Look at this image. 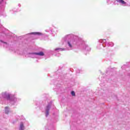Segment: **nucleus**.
<instances>
[{
    "label": "nucleus",
    "mask_w": 130,
    "mask_h": 130,
    "mask_svg": "<svg viewBox=\"0 0 130 130\" xmlns=\"http://www.w3.org/2000/svg\"><path fill=\"white\" fill-rule=\"evenodd\" d=\"M81 41L79 40L78 41H75L74 40H70V41H68L67 44V50H72L74 49V45L75 44H77V45L81 43Z\"/></svg>",
    "instance_id": "3"
},
{
    "label": "nucleus",
    "mask_w": 130,
    "mask_h": 130,
    "mask_svg": "<svg viewBox=\"0 0 130 130\" xmlns=\"http://www.w3.org/2000/svg\"><path fill=\"white\" fill-rule=\"evenodd\" d=\"M100 43H101L99 45V46H98V48L99 49H101L103 48V47H105V46H108L109 47L110 46L111 47H112L114 46V43H113L112 42L106 43V39H101L99 40ZM104 43H106L105 45H104Z\"/></svg>",
    "instance_id": "2"
},
{
    "label": "nucleus",
    "mask_w": 130,
    "mask_h": 130,
    "mask_svg": "<svg viewBox=\"0 0 130 130\" xmlns=\"http://www.w3.org/2000/svg\"><path fill=\"white\" fill-rule=\"evenodd\" d=\"M66 49L64 48H56L55 49V51H56V52H58V51H63V50H65Z\"/></svg>",
    "instance_id": "9"
},
{
    "label": "nucleus",
    "mask_w": 130,
    "mask_h": 130,
    "mask_svg": "<svg viewBox=\"0 0 130 130\" xmlns=\"http://www.w3.org/2000/svg\"><path fill=\"white\" fill-rule=\"evenodd\" d=\"M2 97L10 101V103L13 105H15L17 102H19V101H20V99H17L15 96L7 92L3 93Z\"/></svg>",
    "instance_id": "1"
},
{
    "label": "nucleus",
    "mask_w": 130,
    "mask_h": 130,
    "mask_svg": "<svg viewBox=\"0 0 130 130\" xmlns=\"http://www.w3.org/2000/svg\"><path fill=\"white\" fill-rule=\"evenodd\" d=\"M43 55H44L43 52H32L28 54V57H31V58H38L39 56H43Z\"/></svg>",
    "instance_id": "4"
},
{
    "label": "nucleus",
    "mask_w": 130,
    "mask_h": 130,
    "mask_svg": "<svg viewBox=\"0 0 130 130\" xmlns=\"http://www.w3.org/2000/svg\"><path fill=\"white\" fill-rule=\"evenodd\" d=\"M49 110H50V104H48L46 108V116L47 117L49 114Z\"/></svg>",
    "instance_id": "6"
},
{
    "label": "nucleus",
    "mask_w": 130,
    "mask_h": 130,
    "mask_svg": "<svg viewBox=\"0 0 130 130\" xmlns=\"http://www.w3.org/2000/svg\"><path fill=\"white\" fill-rule=\"evenodd\" d=\"M45 32H48L50 34H53V32H52V29L51 28L46 29Z\"/></svg>",
    "instance_id": "12"
},
{
    "label": "nucleus",
    "mask_w": 130,
    "mask_h": 130,
    "mask_svg": "<svg viewBox=\"0 0 130 130\" xmlns=\"http://www.w3.org/2000/svg\"><path fill=\"white\" fill-rule=\"evenodd\" d=\"M71 95H72V96H75L76 95V93H75V91H72L71 92Z\"/></svg>",
    "instance_id": "14"
},
{
    "label": "nucleus",
    "mask_w": 130,
    "mask_h": 130,
    "mask_svg": "<svg viewBox=\"0 0 130 130\" xmlns=\"http://www.w3.org/2000/svg\"><path fill=\"white\" fill-rule=\"evenodd\" d=\"M0 45L4 46V47L7 48L8 46H9V45H8V43L7 42H5L3 41V40H0Z\"/></svg>",
    "instance_id": "7"
},
{
    "label": "nucleus",
    "mask_w": 130,
    "mask_h": 130,
    "mask_svg": "<svg viewBox=\"0 0 130 130\" xmlns=\"http://www.w3.org/2000/svg\"><path fill=\"white\" fill-rule=\"evenodd\" d=\"M24 124L22 122L20 123L19 130H24Z\"/></svg>",
    "instance_id": "11"
},
{
    "label": "nucleus",
    "mask_w": 130,
    "mask_h": 130,
    "mask_svg": "<svg viewBox=\"0 0 130 130\" xmlns=\"http://www.w3.org/2000/svg\"><path fill=\"white\" fill-rule=\"evenodd\" d=\"M81 46H82V47H83V49L86 51H90L91 50V48H90V47L85 43L81 44Z\"/></svg>",
    "instance_id": "5"
},
{
    "label": "nucleus",
    "mask_w": 130,
    "mask_h": 130,
    "mask_svg": "<svg viewBox=\"0 0 130 130\" xmlns=\"http://www.w3.org/2000/svg\"><path fill=\"white\" fill-rule=\"evenodd\" d=\"M9 107H5V113H6V114H8V113H9Z\"/></svg>",
    "instance_id": "13"
},
{
    "label": "nucleus",
    "mask_w": 130,
    "mask_h": 130,
    "mask_svg": "<svg viewBox=\"0 0 130 130\" xmlns=\"http://www.w3.org/2000/svg\"><path fill=\"white\" fill-rule=\"evenodd\" d=\"M107 3H108V4H111V3H112V2L110 1V0H107Z\"/></svg>",
    "instance_id": "16"
},
{
    "label": "nucleus",
    "mask_w": 130,
    "mask_h": 130,
    "mask_svg": "<svg viewBox=\"0 0 130 130\" xmlns=\"http://www.w3.org/2000/svg\"><path fill=\"white\" fill-rule=\"evenodd\" d=\"M6 4V3L4 2V0H0V4Z\"/></svg>",
    "instance_id": "15"
},
{
    "label": "nucleus",
    "mask_w": 130,
    "mask_h": 130,
    "mask_svg": "<svg viewBox=\"0 0 130 130\" xmlns=\"http://www.w3.org/2000/svg\"><path fill=\"white\" fill-rule=\"evenodd\" d=\"M18 6H19V7H21V5L20 4H19Z\"/></svg>",
    "instance_id": "18"
},
{
    "label": "nucleus",
    "mask_w": 130,
    "mask_h": 130,
    "mask_svg": "<svg viewBox=\"0 0 130 130\" xmlns=\"http://www.w3.org/2000/svg\"><path fill=\"white\" fill-rule=\"evenodd\" d=\"M73 35H68L64 37V38L66 39V40H69V39H71Z\"/></svg>",
    "instance_id": "10"
},
{
    "label": "nucleus",
    "mask_w": 130,
    "mask_h": 130,
    "mask_svg": "<svg viewBox=\"0 0 130 130\" xmlns=\"http://www.w3.org/2000/svg\"><path fill=\"white\" fill-rule=\"evenodd\" d=\"M31 34H34V35H39V36H42V35H44L43 34L40 32H32Z\"/></svg>",
    "instance_id": "8"
},
{
    "label": "nucleus",
    "mask_w": 130,
    "mask_h": 130,
    "mask_svg": "<svg viewBox=\"0 0 130 130\" xmlns=\"http://www.w3.org/2000/svg\"><path fill=\"white\" fill-rule=\"evenodd\" d=\"M79 70H77V73H78V74L80 73H81V72H80V71L79 72Z\"/></svg>",
    "instance_id": "17"
}]
</instances>
